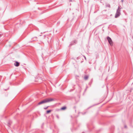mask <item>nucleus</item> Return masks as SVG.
Here are the masks:
<instances>
[{
	"label": "nucleus",
	"instance_id": "nucleus-1",
	"mask_svg": "<svg viewBox=\"0 0 133 133\" xmlns=\"http://www.w3.org/2000/svg\"><path fill=\"white\" fill-rule=\"evenodd\" d=\"M54 101V99L52 98H47L44 100L38 103V105H40L42 104L49 102Z\"/></svg>",
	"mask_w": 133,
	"mask_h": 133
},
{
	"label": "nucleus",
	"instance_id": "nucleus-2",
	"mask_svg": "<svg viewBox=\"0 0 133 133\" xmlns=\"http://www.w3.org/2000/svg\"><path fill=\"white\" fill-rule=\"evenodd\" d=\"M120 11V8L118 6V8L117 10L115 16V18H117L120 16L121 15Z\"/></svg>",
	"mask_w": 133,
	"mask_h": 133
},
{
	"label": "nucleus",
	"instance_id": "nucleus-3",
	"mask_svg": "<svg viewBox=\"0 0 133 133\" xmlns=\"http://www.w3.org/2000/svg\"><path fill=\"white\" fill-rule=\"evenodd\" d=\"M107 39L108 40V42L110 45L111 46H112L113 45V43L111 39L109 37H108L107 38Z\"/></svg>",
	"mask_w": 133,
	"mask_h": 133
},
{
	"label": "nucleus",
	"instance_id": "nucleus-4",
	"mask_svg": "<svg viewBox=\"0 0 133 133\" xmlns=\"http://www.w3.org/2000/svg\"><path fill=\"white\" fill-rule=\"evenodd\" d=\"M14 65L15 66H18L19 65V63L18 62H16L14 63Z\"/></svg>",
	"mask_w": 133,
	"mask_h": 133
},
{
	"label": "nucleus",
	"instance_id": "nucleus-5",
	"mask_svg": "<svg viewBox=\"0 0 133 133\" xmlns=\"http://www.w3.org/2000/svg\"><path fill=\"white\" fill-rule=\"evenodd\" d=\"M66 109V107H62L61 109L62 110H64Z\"/></svg>",
	"mask_w": 133,
	"mask_h": 133
},
{
	"label": "nucleus",
	"instance_id": "nucleus-6",
	"mask_svg": "<svg viewBox=\"0 0 133 133\" xmlns=\"http://www.w3.org/2000/svg\"><path fill=\"white\" fill-rule=\"evenodd\" d=\"M88 78V76H86L84 77V78L85 80H87Z\"/></svg>",
	"mask_w": 133,
	"mask_h": 133
},
{
	"label": "nucleus",
	"instance_id": "nucleus-7",
	"mask_svg": "<svg viewBox=\"0 0 133 133\" xmlns=\"http://www.w3.org/2000/svg\"><path fill=\"white\" fill-rule=\"evenodd\" d=\"M51 111H52L51 110H47L46 111V113L47 114H49V113Z\"/></svg>",
	"mask_w": 133,
	"mask_h": 133
},
{
	"label": "nucleus",
	"instance_id": "nucleus-8",
	"mask_svg": "<svg viewBox=\"0 0 133 133\" xmlns=\"http://www.w3.org/2000/svg\"><path fill=\"white\" fill-rule=\"evenodd\" d=\"M107 6L109 8L110 7V4H108L107 5Z\"/></svg>",
	"mask_w": 133,
	"mask_h": 133
},
{
	"label": "nucleus",
	"instance_id": "nucleus-9",
	"mask_svg": "<svg viewBox=\"0 0 133 133\" xmlns=\"http://www.w3.org/2000/svg\"><path fill=\"white\" fill-rule=\"evenodd\" d=\"M49 106H48L47 107H46V108H44V109H47V108H48V107Z\"/></svg>",
	"mask_w": 133,
	"mask_h": 133
},
{
	"label": "nucleus",
	"instance_id": "nucleus-10",
	"mask_svg": "<svg viewBox=\"0 0 133 133\" xmlns=\"http://www.w3.org/2000/svg\"><path fill=\"white\" fill-rule=\"evenodd\" d=\"M56 116L58 118L59 117H58V115H57Z\"/></svg>",
	"mask_w": 133,
	"mask_h": 133
},
{
	"label": "nucleus",
	"instance_id": "nucleus-11",
	"mask_svg": "<svg viewBox=\"0 0 133 133\" xmlns=\"http://www.w3.org/2000/svg\"><path fill=\"white\" fill-rule=\"evenodd\" d=\"M10 125V124H8V126H9Z\"/></svg>",
	"mask_w": 133,
	"mask_h": 133
},
{
	"label": "nucleus",
	"instance_id": "nucleus-12",
	"mask_svg": "<svg viewBox=\"0 0 133 133\" xmlns=\"http://www.w3.org/2000/svg\"><path fill=\"white\" fill-rule=\"evenodd\" d=\"M72 0H69L70 2H71L72 1Z\"/></svg>",
	"mask_w": 133,
	"mask_h": 133
},
{
	"label": "nucleus",
	"instance_id": "nucleus-13",
	"mask_svg": "<svg viewBox=\"0 0 133 133\" xmlns=\"http://www.w3.org/2000/svg\"><path fill=\"white\" fill-rule=\"evenodd\" d=\"M33 38H37L36 37H35Z\"/></svg>",
	"mask_w": 133,
	"mask_h": 133
},
{
	"label": "nucleus",
	"instance_id": "nucleus-14",
	"mask_svg": "<svg viewBox=\"0 0 133 133\" xmlns=\"http://www.w3.org/2000/svg\"><path fill=\"white\" fill-rule=\"evenodd\" d=\"M84 58H85V59H86V57H84Z\"/></svg>",
	"mask_w": 133,
	"mask_h": 133
},
{
	"label": "nucleus",
	"instance_id": "nucleus-15",
	"mask_svg": "<svg viewBox=\"0 0 133 133\" xmlns=\"http://www.w3.org/2000/svg\"><path fill=\"white\" fill-rule=\"evenodd\" d=\"M121 1H122V2H123V0H121Z\"/></svg>",
	"mask_w": 133,
	"mask_h": 133
},
{
	"label": "nucleus",
	"instance_id": "nucleus-16",
	"mask_svg": "<svg viewBox=\"0 0 133 133\" xmlns=\"http://www.w3.org/2000/svg\"><path fill=\"white\" fill-rule=\"evenodd\" d=\"M125 127L126 128V126H125Z\"/></svg>",
	"mask_w": 133,
	"mask_h": 133
}]
</instances>
